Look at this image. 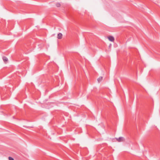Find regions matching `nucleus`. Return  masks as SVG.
I'll use <instances>...</instances> for the list:
<instances>
[{
  "label": "nucleus",
  "instance_id": "7",
  "mask_svg": "<svg viewBox=\"0 0 160 160\" xmlns=\"http://www.w3.org/2000/svg\"><path fill=\"white\" fill-rule=\"evenodd\" d=\"M8 159L9 160H14L13 158L10 157H9Z\"/></svg>",
  "mask_w": 160,
  "mask_h": 160
},
{
  "label": "nucleus",
  "instance_id": "1",
  "mask_svg": "<svg viewBox=\"0 0 160 160\" xmlns=\"http://www.w3.org/2000/svg\"><path fill=\"white\" fill-rule=\"evenodd\" d=\"M116 138L118 142H122L124 140V139L122 137H120L119 138Z\"/></svg>",
  "mask_w": 160,
  "mask_h": 160
},
{
  "label": "nucleus",
  "instance_id": "6",
  "mask_svg": "<svg viewBox=\"0 0 160 160\" xmlns=\"http://www.w3.org/2000/svg\"><path fill=\"white\" fill-rule=\"evenodd\" d=\"M56 5L57 7H59L61 6V4L60 3H58L56 4Z\"/></svg>",
  "mask_w": 160,
  "mask_h": 160
},
{
  "label": "nucleus",
  "instance_id": "3",
  "mask_svg": "<svg viewBox=\"0 0 160 160\" xmlns=\"http://www.w3.org/2000/svg\"><path fill=\"white\" fill-rule=\"evenodd\" d=\"M2 59L4 62L5 63L7 62L8 61V58L5 57H3L2 58Z\"/></svg>",
  "mask_w": 160,
  "mask_h": 160
},
{
  "label": "nucleus",
  "instance_id": "5",
  "mask_svg": "<svg viewBox=\"0 0 160 160\" xmlns=\"http://www.w3.org/2000/svg\"><path fill=\"white\" fill-rule=\"evenodd\" d=\"M103 78L102 77H100L98 79V82H100L102 81Z\"/></svg>",
  "mask_w": 160,
  "mask_h": 160
},
{
  "label": "nucleus",
  "instance_id": "4",
  "mask_svg": "<svg viewBox=\"0 0 160 160\" xmlns=\"http://www.w3.org/2000/svg\"><path fill=\"white\" fill-rule=\"evenodd\" d=\"M62 34L61 33H59L58 34V39H60L62 38Z\"/></svg>",
  "mask_w": 160,
  "mask_h": 160
},
{
  "label": "nucleus",
  "instance_id": "2",
  "mask_svg": "<svg viewBox=\"0 0 160 160\" xmlns=\"http://www.w3.org/2000/svg\"><path fill=\"white\" fill-rule=\"evenodd\" d=\"M108 38L110 41L114 42V38L113 36H109L108 37Z\"/></svg>",
  "mask_w": 160,
  "mask_h": 160
}]
</instances>
